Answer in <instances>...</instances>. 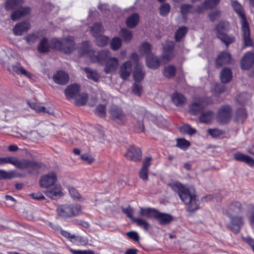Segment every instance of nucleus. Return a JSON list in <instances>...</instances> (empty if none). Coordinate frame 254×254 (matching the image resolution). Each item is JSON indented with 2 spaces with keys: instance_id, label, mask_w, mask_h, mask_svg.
Returning <instances> with one entry per match:
<instances>
[{
  "instance_id": "nucleus-8",
  "label": "nucleus",
  "mask_w": 254,
  "mask_h": 254,
  "mask_svg": "<svg viewBox=\"0 0 254 254\" xmlns=\"http://www.w3.org/2000/svg\"><path fill=\"white\" fill-rule=\"evenodd\" d=\"M229 23L227 21L220 22L215 28L217 36L227 46L234 42V38L226 34L229 28Z\"/></svg>"
},
{
  "instance_id": "nucleus-17",
  "label": "nucleus",
  "mask_w": 254,
  "mask_h": 254,
  "mask_svg": "<svg viewBox=\"0 0 254 254\" xmlns=\"http://www.w3.org/2000/svg\"><path fill=\"white\" fill-rule=\"evenodd\" d=\"M254 63V54L252 52L247 53L241 61V67L243 69L250 68Z\"/></svg>"
},
{
  "instance_id": "nucleus-57",
  "label": "nucleus",
  "mask_w": 254,
  "mask_h": 254,
  "mask_svg": "<svg viewBox=\"0 0 254 254\" xmlns=\"http://www.w3.org/2000/svg\"><path fill=\"white\" fill-rule=\"evenodd\" d=\"M132 90L134 94L137 96H140L142 91V87L139 84L134 83L133 85Z\"/></svg>"
},
{
  "instance_id": "nucleus-15",
  "label": "nucleus",
  "mask_w": 254,
  "mask_h": 254,
  "mask_svg": "<svg viewBox=\"0 0 254 254\" xmlns=\"http://www.w3.org/2000/svg\"><path fill=\"white\" fill-rule=\"evenodd\" d=\"M174 46L173 42L169 41L166 43V46L163 47V54L162 57L165 62L169 61L174 57Z\"/></svg>"
},
{
  "instance_id": "nucleus-51",
  "label": "nucleus",
  "mask_w": 254,
  "mask_h": 254,
  "mask_svg": "<svg viewBox=\"0 0 254 254\" xmlns=\"http://www.w3.org/2000/svg\"><path fill=\"white\" fill-rule=\"evenodd\" d=\"M170 5L168 3H164L160 7V14L162 16L166 15L170 11Z\"/></svg>"
},
{
  "instance_id": "nucleus-45",
  "label": "nucleus",
  "mask_w": 254,
  "mask_h": 254,
  "mask_svg": "<svg viewBox=\"0 0 254 254\" xmlns=\"http://www.w3.org/2000/svg\"><path fill=\"white\" fill-rule=\"evenodd\" d=\"M122 45V41L119 37H115L111 42V47L114 51L118 50Z\"/></svg>"
},
{
  "instance_id": "nucleus-28",
  "label": "nucleus",
  "mask_w": 254,
  "mask_h": 254,
  "mask_svg": "<svg viewBox=\"0 0 254 254\" xmlns=\"http://www.w3.org/2000/svg\"><path fill=\"white\" fill-rule=\"evenodd\" d=\"M155 218L162 225H166L170 223L173 219V217L168 214L161 213L157 211V214Z\"/></svg>"
},
{
  "instance_id": "nucleus-22",
  "label": "nucleus",
  "mask_w": 254,
  "mask_h": 254,
  "mask_svg": "<svg viewBox=\"0 0 254 254\" xmlns=\"http://www.w3.org/2000/svg\"><path fill=\"white\" fill-rule=\"evenodd\" d=\"M79 90V86L74 84L68 86L65 90L64 93L67 98H75L78 95Z\"/></svg>"
},
{
  "instance_id": "nucleus-30",
  "label": "nucleus",
  "mask_w": 254,
  "mask_h": 254,
  "mask_svg": "<svg viewBox=\"0 0 254 254\" xmlns=\"http://www.w3.org/2000/svg\"><path fill=\"white\" fill-rule=\"evenodd\" d=\"M139 19V16L138 14H133L126 20L127 26L129 28H133L137 24Z\"/></svg>"
},
{
  "instance_id": "nucleus-50",
  "label": "nucleus",
  "mask_w": 254,
  "mask_h": 254,
  "mask_svg": "<svg viewBox=\"0 0 254 254\" xmlns=\"http://www.w3.org/2000/svg\"><path fill=\"white\" fill-rule=\"evenodd\" d=\"M95 113L101 117H104L106 115V106L105 105H99L96 109Z\"/></svg>"
},
{
  "instance_id": "nucleus-41",
  "label": "nucleus",
  "mask_w": 254,
  "mask_h": 254,
  "mask_svg": "<svg viewBox=\"0 0 254 254\" xmlns=\"http://www.w3.org/2000/svg\"><path fill=\"white\" fill-rule=\"evenodd\" d=\"M176 68L173 65H168L165 67L163 71L164 75L167 78H170L175 75Z\"/></svg>"
},
{
  "instance_id": "nucleus-14",
  "label": "nucleus",
  "mask_w": 254,
  "mask_h": 254,
  "mask_svg": "<svg viewBox=\"0 0 254 254\" xmlns=\"http://www.w3.org/2000/svg\"><path fill=\"white\" fill-rule=\"evenodd\" d=\"M132 72V63L130 61L124 62L120 67L119 73L123 79L127 78Z\"/></svg>"
},
{
  "instance_id": "nucleus-36",
  "label": "nucleus",
  "mask_w": 254,
  "mask_h": 254,
  "mask_svg": "<svg viewBox=\"0 0 254 254\" xmlns=\"http://www.w3.org/2000/svg\"><path fill=\"white\" fill-rule=\"evenodd\" d=\"M176 146L182 150H186L190 145L189 141L183 138L176 139Z\"/></svg>"
},
{
  "instance_id": "nucleus-63",
  "label": "nucleus",
  "mask_w": 254,
  "mask_h": 254,
  "mask_svg": "<svg viewBox=\"0 0 254 254\" xmlns=\"http://www.w3.org/2000/svg\"><path fill=\"white\" fill-rule=\"evenodd\" d=\"M61 234L64 237L69 239L70 240H73L74 236L75 235L71 234L69 232L64 231V230H62L61 231Z\"/></svg>"
},
{
  "instance_id": "nucleus-26",
  "label": "nucleus",
  "mask_w": 254,
  "mask_h": 254,
  "mask_svg": "<svg viewBox=\"0 0 254 254\" xmlns=\"http://www.w3.org/2000/svg\"><path fill=\"white\" fill-rule=\"evenodd\" d=\"M231 60V57L229 53L224 52L220 53L216 60L217 66H221L223 64L229 63Z\"/></svg>"
},
{
  "instance_id": "nucleus-49",
  "label": "nucleus",
  "mask_w": 254,
  "mask_h": 254,
  "mask_svg": "<svg viewBox=\"0 0 254 254\" xmlns=\"http://www.w3.org/2000/svg\"><path fill=\"white\" fill-rule=\"evenodd\" d=\"M220 0H206L202 5V8H211L216 6Z\"/></svg>"
},
{
  "instance_id": "nucleus-5",
  "label": "nucleus",
  "mask_w": 254,
  "mask_h": 254,
  "mask_svg": "<svg viewBox=\"0 0 254 254\" xmlns=\"http://www.w3.org/2000/svg\"><path fill=\"white\" fill-rule=\"evenodd\" d=\"M182 201L187 205L189 211H193L198 208L199 201L193 188H186L179 195Z\"/></svg>"
},
{
  "instance_id": "nucleus-64",
  "label": "nucleus",
  "mask_w": 254,
  "mask_h": 254,
  "mask_svg": "<svg viewBox=\"0 0 254 254\" xmlns=\"http://www.w3.org/2000/svg\"><path fill=\"white\" fill-rule=\"evenodd\" d=\"M220 14V11L218 10H216L210 13L209 14V17L212 21H214L215 19H216L217 17L219 16Z\"/></svg>"
},
{
  "instance_id": "nucleus-3",
  "label": "nucleus",
  "mask_w": 254,
  "mask_h": 254,
  "mask_svg": "<svg viewBox=\"0 0 254 254\" xmlns=\"http://www.w3.org/2000/svg\"><path fill=\"white\" fill-rule=\"evenodd\" d=\"M242 204L240 202L233 201L229 204L224 212L231 219V228L236 232L239 231L240 227L243 224L242 218L238 216L242 211Z\"/></svg>"
},
{
  "instance_id": "nucleus-31",
  "label": "nucleus",
  "mask_w": 254,
  "mask_h": 254,
  "mask_svg": "<svg viewBox=\"0 0 254 254\" xmlns=\"http://www.w3.org/2000/svg\"><path fill=\"white\" fill-rule=\"evenodd\" d=\"M144 72L142 69V65L137 64L133 72V77L135 81H140L143 79Z\"/></svg>"
},
{
  "instance_id": "nucleus-2",
  "label": "nucleus",
  "mask_w": 254,
  "mask_h": 254,
  "mask_svg": "<svg viewBox=\"0 0 254 254\" xmlns=\"http://www.w3.org/2000/svg\"><path fill=\"white\" fill-rule=\"evenodd\" d=\"M57 176L54 172L43 175L40 180V187L47 189L44 191V193L47 196L52 199L63 195L62 187L57 183Z\"/></svg>"
},
{
  "instance_id": "nucleus-10",
  "label": "nucleus",
  "mask_w": 254,
  "mask_h": 254,
  "mask_svg": "<svg viewBox=\"0 0 254 254\" xmlns=\"http://www.w3.org/2000/svg\"><path fill=\"white\" fill-rule=\"evenodd\" d=\"M110 118L115 122L120 125H124L127 121V116L121 108L115 106H112L109 111Z\"/></svg>"
},
{
  "instance_id": "nucleus-33",
  "label": "nucleus",
  "mask_w": 254,
  "mask_h": 254,
  "mask_svg": "<svg viewBox=\"0 0 254 254\" xmlns=\"http://www.w3.org/2000/svg\"><path fill=\"white\" fill-rule=\"evenodd\" d=\"M71 242L78 246H85L88 243V240L86 237L74 235L73 240H71Z\"/></svg>"
},
{
  "instance_id": "nucleus-62",
  "label": "nucleus",
  "mask_w": 254,
  "mask_h": 254,
  "mask_svg": "<svg viewBox=\"0 0 254 254\" xmlns=\"http://www.w3.org/2000/svg\"><path fill=\"white\" fill-rule=\"evenodd\" d=\"M30 195L34 199L37 200H43L45 199V196L40 192L33 193L30 194Z\"/></svg>"
},
{
  "instance_id": "nucleus-4",
  "label": "nucleus",
  "mask_w": 254,
  "mask_h": 254,
  "mask_svg": "<svg viewBox=\"0 0 254 254\" xmlns=\"http://www.w3.org/2000/svg\"><path fill=\"white\" fill-rule=\"evenodd\" d=\"M231 4L234 11L241 18L242 31L244 44L246 46H252L253 45V41L250 37L249 24L246 20L243 6L235 0H232Z\"/></svg>"
},
{
  "instance_id": "nucleus-32",
  "label": "nucleus",
  "mask_w": 254,
  "mask_h": 254,
  "mask_svg": "<svg viewBox=\"0 0 254 254\" xmlns=\"http://www.w3.org/2000/svg\"><path fill=\"white\" fill-rule=\"evenodd\" d=\"M51 48V41L49 42L46 38L41 41L38 47V50L41 53L47 52Z\"/></svg>"
},
{
  "instance_id": "nucleus-59",
  "label": "nucleus",
  "mask_w": 254,
  "mask_h": 254,
  "mask_svg": "<svg viewBox=\"0 0 254 254\" xmlns=\"http://www.w3.org/2000/svg\"><path fill=\"white\" fill-rule=\"evenodd\" d=\"M127 235L131 239L135 242L139 240V236L138 233L135 231H130L127 233Z\"/></svg>"
},
{
  "instance_id": "nucleus-23",
  "label": "nucleus",
  "mask_w": 254,
  "mask_h": 254,
  "mask_svg": "<svg viewBox=\"0 0 254 254\" xmlns=\"http://www.w3.org/2000/svg\"><path fill=\"white\" fill-rule=\"evenodd\" d=\"M30 8L28 7H20L19 8L13 11L11 14V19L13 20H17L20 17L27 15L30 12Z\"/></svg>"
},
{
  "instance_id": "nucleus-53",
  "label": "nucleus",
  "mask_w": 254,
  "mask_h": 254,
  "mask_svg": "<svg viewBox=\"0 0 254 254\" xmlns=\"http://www.w3.org/2000/svg\"><path fill=\"white\" fill-rule=\"evenodd\" d=\"M208 133L213 137H220L223 135V131L220 129L214 128L208 130Z\"/></svg>"
},
{
  "instance_id": "nucleus-55",
  "label": "nucleus",
  "mask_w": 254,
  "mask_h": 254,
  "mask_svg": "<svg viewBox=\"0 0 254 254\" xmlns=\"http://www.w3.org/2000/svg\"><path fill=\"white\" fill-rule=\"evenodd\" d=\"M123 211L128 218L131 219L132 221H134V219H135L136 218H134L133 216L134 211L132 208L128 207L127 208H123Z\"/></svg>"
},
{
  "instance_id": "nucleus-11",
  "label": "nucleus",
  "mask_w": 254,
  "mask_h": 254,
  "mask_svg": "<svg viewBox=\"0 0 254 254\" xmlns=\"http://www.w3.org/2000/svg\"><path fill=\"white\" fill-rule=\"evenodd\" d=\"M28 160H0V166L10 163L13 164L17 168L19 169H23L29 167L32 168H37L39 165L37 164L31 163H28L27 162Z\"/></svg>"
},
{
  "instance_id": "nucleus-19",
  "label": "nucleus",
  "mask_w": 254,
  "mask_h": 254,
  "mask_svg": "<svg viewBox=\"0 0 254 254\" xmlns=\"http://www.w3.org/2000/svg\"><path fill=\"white\" fill-rule=\"evenodd\" d=\"M30 25L28 22H22L17 23L13 28L15 35L20 36L30 29Z\"/></svg>"
},
{
  "instance_id": "nucleus-60",
  "label": "nucleus",
  "mask_w": 254,
  "mask_h": 254,
  "mask_svg": "<svg viewBox=\"0 0 254 254\" xmlns=\"http://www.w3.org/2000/svg\"><path fill=\"white\" fill-rule=\"evenodd\" d=\"M0 63L4 66H6L8 64L9 58L4 52L0 54Z\"/></svg>"
},
{
  "instance_id": "nucleus-27",
  "label": "nucleus",
  "mask_w": 254,
  "mask_h": 254,
  "mask_svg": "<svg viewBox=\"0 0 254 254\" xmlns=\"http://www.w3.org/2000/svg\"><path fill=\"white\" fill-rule=\"evenodd\" d=\"M139 214L142 216L149 218H155L157 211L151 208H140Z\"/></svg>"
},
{
  "instance_id": "nucleus-21",
  "label": "nucleus",
  "mask_w": 254,
  "mask_h": 254,
  "mask_svg": "<svg viewBox=\"0 0 254 254\" xmlns=\"http://www.w3.org/2000/svg\"><path fill=\"white\" fill-rule=\"evenodd\" d=\"M141 154L139 148L131 146L127 148L125 156L130 159H138L141 157Z\"/></svg>"
},
{
  "instance_id": "nucleus-16",
  "label": "nucleus",
  "mask_w": 254,
  "mask_h": 254,
  "mask_svg": "<svg viewBox=\"0 0 254 254\" xmlns=\"http://www.w3.org/2000/svg\"><path fill=\"white\" fill-rule=\"evenodd\" d=\"M27 103L29 106L37 113H43L49 115L54 114V110L50 107L46 108L34 102L28 101Z\"/></svg>"
},
{
  "instance_id": "nucleus-43",
  "label": "nucleus",
  "mask_w": 254,
  "mask_h": 254,
  "mask_svg": "<svg viewBox=\"0 0 254 254\" xmlns=\"http://www.w3.org/2000/svg\"><path fill=\"white\" fill-rule=\"evenodd\" d=\"M135 222L137 226L144 230L147 231L148 229L149 224L145 220L139 218H136L133 221Z\"/></svg>"
},
{
  "instance_id": "nucleus-9",
  "label": "nucleus",
  "mask_w": 254,
  "mask_h": 254,
  "mask_svg": "<svg viewBox=\"0 0 254 254\" xmlns=\"http://www.w3.org/2000/svg\"><path fill=\"white\" fill-rule=\"evenodd\" d=\"M81 207L78 204L63 205L58 207L59 215L63 218L78 215L81 212Z\"/></svg>"
},
{
  "instance_id": "nucleus-12",
  "label": "nucleus",
  "mask_w": 254,
  "mask_h": 254,
  "mask_svg": "<svg viewBox=\"0 0 254 254\" xmlns=\"http://www.w3.org/2000/svg\"><path fill=\"white\" fill-rule=\"evenodd\" d=\"M210 102L211 100L207 98L197 99L190 105V111L194 115L197 114Z\"/></svg>"
},
{
  "instance_id": "nucleus-6",
  "label": "nucleus",
  "mask_w": 254,
  "mask_h": 254,
  "mask_svg": "<svg viewBox=\"0 0 254 254\" xmlns=\"http://www.w3.org/2000/svg\"><path fill=\"white\" fill-rule=\"evenodd\" d=\"M139 52L142 56H146L147 66L150 68L155 69L160 65L159 59L151 53V46L147 42L143 43L140 48Z\"/></svg>"
},
{
  "instance_id": "nucleus-52",
  "label": "nucleus",
  "mask_w": 254,
  "mask_h": 254,
  "mask_svg": "<svg viewBox=\"0 0 254 254\" xmlns=\"http://www.w3.org/2000/svg\"><path fill=\"white\" fill-rule=\"evenodd\" d=\"M68 190L70 195L73 199L79 200L81 199L80 194L75 189L73 188H70Z\"/></svg>"
},
{
  "instance_id": "nucleus-29",
  "label": "nucleus",
  "mask_w": 254,
  "mask_h": 254,
  "mask_svg": "<svg viewBox=\"0 0 254 254\" xmlns=\"http://www.w3.org/2000/svg\"><path fill=\"white\" fill-rule=\"evenodd\" d=\"M232 78L231 70L228 68H223L220 74V79L223 83H227L231 81Z\"/></svg>"
},
{
  "instance_id": "nucleus-61",
  "label": "nucleus",
  "mask_w": 254,
  "mask_h": 254,
  "mask_svg": "<svg viewBox=\"0 0 254 254\" xmlns=\"http://www.w3.org/2000/svg\"><path fill=\"white\" fill-rule=\"evenodd\" d=\"M0 176L3 179H11L13 177V175L12 172L0 170Z\"/></svg>"
},
{
  "instance_id": "nucleus-47",
  "label": "nucleus",
  "mask_w": 254,
  "mask_h": 254,
  "mask_svg": "<svg viewBox=\"0 0 254 254\" xmlns=\"http://www.w3.org/2000/svg\"><path fill=\"white\" fill-rule=\"evenodd\" d=\"M188 31V28L186 27H182L180 28L176 32L175 34V38L177 41H180L184 37Z\"/></svg>"
},
{
  "instance_id": "nucleus-7",
  "label": "nucleus",
  "mask_w": 254,
  "mask_h": 254,
  "mask_svg": "<svg viewBox=\"0 0 254 254\" xmlns=\"http://www.w3.org/2000/svg\"><path fill=\"white\" fill-rule=\"evenodd\" d=\"M74 42L72 38L69 37L62 41L54 38L51 40V48L63 51L65 53H70L74 47Z\"/></svg>"
},
{
  "instance_id": "nucleus-37",
  "label": "nucleus",
  "mask_w": 254,
  "mask_h": 254,
  "mask_svg": "<svg viewBox=\"0 0 254 254\" xmlns=\"http://www.w3.org/2000/svg\"><path fill=\"white\" fill-rule=\"evenodd\" d=\"M23 2V0H9L5 4V8L9 10L20 7Z\"/></svg>"
},
{
  "instance_id": "nucleus-48",
  "label": "nucleus",
  "mask_w": 254,
  "mask_h": 254,
  "mask_svg": "<svg viewBox=\"0 0 254 254\" xmlns=\"http://www.w3.org/2000/svg\"><path fill=\"white\" fill-rule=\"evenodd\" d=\"M25 137L32 141H36L40 138V134L36 131H31L26 134Z\"/></svg>"
},
{
  "instance_id": "nucleus-54",
  "label": "nucleus",
  "mask_w": 254,
  "mask_h": 254,
  "mask_svg": "<svg viewBox=\"0 0 254 254\" xmlns=\"http://www.w3.org/2000/svg\"><path fill=\"white\" fill-rule=\"evenodd\" d=\"M193 11L194 9L189 4H184L181 6V12L184 16L187 13Z\"/></svg>"
},
{
  "instance_id": "nucleus-35",
  "label": "nucleus",
  "mask_w": 254,
  "mask_h": 254,
  "mask_svg": "<svg viewBox=\"0 0 254 254\" xmlns=\"http://www.w3.org/2000/svg\"><path fill=\"white\" fill-rule=\"evenodd\" d=\"M214 117L213 112L211 111H206L203 113L200 116V121L204 123H209L211 122Z\"/></svg>"
},
{
  "instance_id": "nucleus-24",
  "label": "nucleus",
  "mask_w": 254,
  "mask_h": 254,
  "mask_svg": "<svg viewBox=\"0 0 254 254\" xmlns=\"http://www.w3.org/2000/svg\"><path fill=\"white\" fill-rule=\"evenodd\" d=\"M151 165L150 160H145L139 173V177L144 181L148 180V168Z\"/></svg>"
},
{
  "instance_id": "nucleus-1",
  "label": "nucleus",
  "mask_w": 254,
  "mask_h": 254,
  "mask_svg": "<svg viewBox=\"0 0 254 254\" xmlns=\"http://www.w3.org/2000/svg\"><path fill=\"white\" fill-rule=\"evenodd\" d=\"M79 52L81 56L89 58L91 62H99L101 64L105 63L104 71L106 73L115 72L119 66V60L115 57H111L108 50L101 51L97 56L93 55L95 52L90 50L89 43L85 41L82 43Z\"/></svg>"
},
{
  "instance_id": "nucleus-42",
  "label": "nucleus",
  "mask_w": 254,
  "mask_h": 254,
  "mask_svg": "<svg viewBox=\"0 0 254 254\" xmlns=\"http://www.w3.org/2000/svg\"><path fill=\"white\" fill-rule=\"evenodd\" d=\"M169 186L172 189V190L177 192L179 195L180 194V192H182L183 190L186 188L178 182L171 183L169 184Z\"/></svg>"
},
{
  "instance_id": "nucleus-58",
  "label": "nucleus",
  "mask_w": 254,
  "mask_h": 254,
  "mask_svg": "<svg viewBox=\"0 0 254 254\" xmlns=\"http://www.w3.org/2000/svg\"><path fill=\"white\" fill-rule=\"evenodd\" d=\"M224 90V86L222 85L217 84L213 90V94L215 96H218L222 93Z\"/></svg>"
},
{
  "instance_id": "nucleus-38",
  "label": "nucleus",
  "mask_w": 254,
  "mask_h": 254,
  "mask_svg": "<svg viewBox=\"0 0 254 254\" xmlns=\"http://www.w3.org/2000/svg\"><path fill=\"white\" fill-rule=\"evenodd\" d=\"M120 35L123 40L126 42L130 41L132 37L131 32L125 28H123L121 30Z\"/></svg>"
},
{
  "instance_id": "nucleus-40",
  "label": "nucleus",
  "mask_w": 254,
  "mask_h": 254,
  "mask_svg": "<svg viewBox=\"0 0 254 254\" xmlns=\"http://www.w3.org/2000/svg\"><path fill=\"white\" fill-rule=\"evenodd\" d=\"M75 99V104L78 106H82L85 105L87 102L88 96L86 93L78 94Z\"/></svg>"
},
{
  "instance_id": "nucleus-44",
  "label": "nucleus",
  "mask_w": 254,
  "mask_h": 254,
  "mask_svg": "<svg viewBox=\"0 0 254 254\" xmlns=\"http://www.w3.org/2000/svg\"><path fill=\"white\" fill-rule=\"evenodd\" d=\"M95 38L96 39V42L99 46H104L108 43L109 41L108 37L103 36L102 34H100Z\"/></svg>"
},
{
  "instance_id": "nucleus-18",
  "label": "nucleus",
  "mask_w": 254,
  "mask_h": 254,
  "mask_svg": "<svg viewBox=\"0 0 254 254\" xmlns=\"http://www.w3.org/2000/svg\"><path fill=\"white\" fill-rule=\"evenodd\" d=\"M54 82L59 84H65L69 80V76L64 71L60 70L57 72L53 77Z\"/></svg>"
},
{
  "instance_id": "nucleus-46",
  "label": "nucleus",
  "mask_w": 254,
  "mask_h": 254,
  "mask_svg": "<svg viewBox=\"0 0 254 254\" xmlns=\"http://www.w3.org/2000/svg\"><path fill=\"white\" fill-rule=\"evenodd\" d=\"M180 131L183 133H188L190 135L194 134L196 130L194 128H192L188 125H185L180 127Z\"/></svg>"
},
{
  "instance_id": "nucleus-25",
  "label": "nucleus",
  "mask_w": 254,
  "mask_h": 254,
  "mask_svg": "<svg viewBox=\"0 0 254 254\" xmlns=\"http://www.w3.org/2000/svg\"><path fill=\"white\" fill-rule=\"evenodd\" d=\"M172 101L175 105L182 106L186 103L187 100L183 94L175 92L172 96Z\"/></svg>"
},
{
  "instance_id": "nucleus-13",
  "label": "nucleus",
  "mask_w": 254,
  "mask_h": 254,
  "mask_svg": "<svg viewBox=\"0 0 254 254\" xmlns=\"http://www.w3.org/2000/svg\"><path fill=\"white\" fill-rule=\"evenodd\" d=\"M232 111L229 106L222 107L218 112L217 120L220 123L224 124L227 123L231 117Z\"/></svg>"
},
{
  "instance_id": "nucleus-20",
  "label": "nucleus",
  "mask_w": 254,
  "mask_h": 254,
  "mask_svg": "<svg viewBox=\"0 0 254 254\" xmlns=\"http://www.w3.org/2000/svg\"><path fill=\"white\" fill-rule=\"evenodd\" d=\"M12 69L16 73L21 76H25L31 79H33L34 77L33 74L24 68L19 63L13 65Z\"/></svg>"
},
{
  "instance_id": "nucleus-56",
  "label": "nucleus",
  "mask_w": 254,
  "mask_h": 254,
  "mask_svg": "<svg viewBox=\"0 0 254 254\" xmlns=\"http://www.w3.org/2000/svg\"><path fill=\"white\" fill-rule=\"evenodd\" d=\"M38 38V35L36 34H29L26 37L25 40L28 44H31L37 41Z\"/></svg>"
},
{
  "instance_id": "nucleus-39",
  "label": "nucleus",
  "mask_w": 254,
  "mask_h": 254,
  "mask_svg": "<svg viewBox=\"0 0 254 254\" xmlns=\"http://www.w3.org/2000/svg\"><path fill=\"white\" fill-rule=\"evenodd\" d=\"M90 31L92 35L94 37H96L101 34L103 31V27L101 23H97L93 25Z\"/></svg>"
},
{
  "instance_id": "nucleus-34",
  "label": "nucleus",
  "mask_w": 254,
  "mask_h": 254,
  "mask_svg": "<svg viewBox=\"0 0 254 254\" xmlns=\"http://www.w3.org/2000/svg\"><path fill=\"white\" fill-rule=\"evenodd\" d=\"M84 71L86 73V76L88 79L95 82L98 81L100 76L96 71H93L89 68H85Z\"/></svg>"
}]
</instances>
